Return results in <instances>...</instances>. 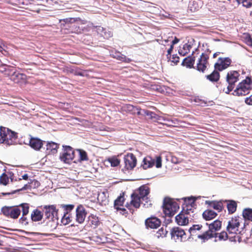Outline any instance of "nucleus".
I'll return each instance as SVG.
<instances>
[{
    "mask_svg": "<svg viewBox=\"0 0 252 252\" xmlns=\"http://www.w3.org/2000/svg\"><path fill=\"white\" fill-rule=\"evenodd\" d=\"M247 44L250 46H252V39L251 37H249V38L247 39Z\"/></svg>",
    "mask_w": 252,
    "mask_h": 252,
    "instance_id": "obj_57",
    "label": "nucleus"
},
{
    "mask_svg": "<svg viewBox=\"0 0 252 252\" xmlns=\"http://www.w3.org/2000/svg\"><path fill=\"white\" fill-rule=\"evenodd\" d=\"M234 86H232V85H229L228 84L227 87L226 88V90L225 91L224 90V91H225V93L227 94H229V93L232 91L233 90V89H234Z\"/></svg>",
    "mask_w": 252,
    "mask_h": 252,
    "instance_id": "obj_53",
    "label": "nucleus"
},
{
    "mask_svg": "<svg viewBox=\"0 0 252 252\" xmlns=\"http://www.w3.org/2000/svg\"><path fill=\"white\" fill-rule=\"evenodd\" d=\"M218 53H216L213 55V57L216 58L218 56Z\"/></svg>",
    "mask_w": 252,
    "mask_h": 252,
    "instance_id": "obj_61",
    "label": "nucleus"
},
{
    "mask_svg": "<svg viewBox=\"0 0 252 252\" xmlns=\"http://www.w3.org/2000/svg\"><path fill=\"white\" fill-rule=\"evenodd\" d=\"M218 235H219V236H218L219 240L220 241L226 240H227V239L228 238L227 234L225 231H222L220 233H218Z\"/></svg>",
    "mask_w": 252,
    "mask_h": 252,
    "instance_id": "obj_49",
    "label": "nucleus"
},
{
    "mask_svg": "<svg viewBox=\"0 0 252 252\" xmlns=\"http://www.w3.org/2000/svg\"><path fill=\"white\" fill-rule=\"evenodd\" d=\"M169 60L173 63L175 64H176L179 62V57L177 56V54L173 55L172 58H169Z\"/></svg>",
    "mask_w": 252,
    "mask_h": 252,
    "instance_id": "obj_50",
    "label": "nucleus"
},
{
    "mask_svg": "<svg viewBox=\"0 0 252 252\" xmlns=\"http://www.w3.org/2000/svg\"><path fill=\"white\" fill-rule=\"evenodd\" d=\"M13 69L11 68L10 66L6 65V64H2L0 65V72L4 73L5 74L8 76L10 75V73L12 72Z\"/></svg>",
    "mask_w": 252,
    "mask_h": 252,
    "instance_id": "obj_36",
    "label": "nucleus"
},
{
    "mask_svg": "<svg viewBox=\"0 0 252 252\" xmlns=\"http://www.w3.org/2000/svg\"><path fill=\"white\" fill-rule=\"evenodd\" d=\"M251 87H252V80L251 77H247L237 85L232 94L237 96L245 95L249 93Z\"/></svg>",
    "mask_w": 252,
    "mask_h": 252,
    "instance_id": "obj_5",
    "label": "nucleus"
},
{
    "mask_svg": "<svg viewBox=\"0 0 252 252\" xmlns=\"http://www.w3.org/2000/svg\"><path fill=\"white\" fill-rule=\"evenodd\" d=\"M124 109L126 111L131 113H136V111H138L137 113L138 115L140 114V112L138 110L137 108L130 104L126 105L125 106Z\"/></svg>",
    "mask_w": 252,
    "mask_h": 252,
    "instance_id": "obj_39",
    "label": "nucleus"
},
{
    "mask_svg": "<svg viewBox=\"0 0 252 252\" xmlns=\"http://www.w3.org/2000/svg\"><path fill=\"white\" fill-rule=\"evenodd\" d=\"M20 206L22 208V217L19 219V222L20 223L26 225L28 224L27 219L25 217V216L29 213V205L27 203H22L20 204Z\"/></svg>",
    "mask_w": 252,
    "mask_h": 252,
    "instance_id": "obj_19",
    "label": "nucleus"
},
{
    "mask_svg": "<svg viewBox=\"0 0 252 252\" xmlns=\"http://www.w3.org/2000/svg\"><path fill=\"white\" fill-rule=\"evenodd\" d=\"M43 214L38 209L34 210L31 214V219L33 221H38L43 218Z\"/></svg>",
    "mask_w": 252,
    "mask_h": 252,
    "instance_id": "obj_27",
    "label": "nucleus"
},
{
    "mask_svg": "<svg viewBox=\"0 0 252 252\" xmlns=\"http://www.w3.org/2000/svg\"><path fill=\"white\" fill-rule=\"evenodd\" d=\"M146 227L151 229L157 228L161 224L159 219L155 217H151L147 219L145 221Z\"/></svg>",
    "mask_w": 252,
    "mask_h": 252,
    "instance_id": "obj_18",
    "label": "nucleus"
},
{
    "mask_svg": "<svg viewBox=\"0 0 252 252\" xmlns=\"http://www.w3.org/2000/svg\"><path fill=\"white\" fill-rule=\"evenodd\" d=\"M231 60L228 57L219 58L218 62L215 64V68L219 71H222L230 66Z\"/></svg>",
    "mask_w": 252,
    "mask_h": 252,
    "instance_id": "obj_14",
    "label": "nucleus"
},
{
    "mask_svg": "<svg viewBox=\"0 0 252 252\" xmlns=\"http://www.w3.org/2000/svg\"><path fill=\"white\" fill-rule=\"evenodd\" d=\"M124 201V196L122 195L119 196L114 201V208L117 210H121V208L119 207L123 205Z\"/></svg>",
    "mask_w": 252,
    "mask_h": 252,
    "instance_id": "obj_35",
    "label": "nucleus"
},
{
    "mask_svg": "<svg viewBox=\"0 0 252 252\" xmlns=\"http://www.w3.org/2000/svg\"><path fill=\"white\" fill-rule=\"evenodd\" d=\"M34 183H35V185H36V184H37V185L38 186V184H39V182H38L37 181H34Z\"/></svg>",
    "mask_w": 252,
    "mask_h": 252,
    "instance_id": "obj_62",
    "label": "nucleus"
},
{
    "mask_svg": "<svg viewBox=\"0 0 252 252\" xmlns=\"http://www.w3.org/2000/svg\"><path fill=\"white\" fill-rule=\"evenodd\" d=\"M77 151L78 152L79 155V161H87L88 160L87 154L86 151L81 149H78L77 150Z\"/></svg>",
    "mask_w": 252,
    "mask_h": 252,
    "instance_id": "obj_41",
    "label": "nucleus"
},
{
    "mask_svg": "<svg viewBox=\"0 0 252 252\" xmlns=\"http://www.w3.org/2000/svg\"><path fill=\"white\" fill-rule=\"evenodd\" d=\"M107 197V193L100 192L98 193L97 200L101 205H105L108 203Z\"/></svg>",
    "mask_w": 252,
    "mask_h": 252,
    "instance_id": "obj_32",
    "label": "nucleus"
},
{
    "mask_svg": "<svg viewBox=\"0 0 252 252\" xmlns=\"http://www.w3.org/2000/svg\"><path fill=\"white\" fill-rule=\"evenodd\" d=\"M9 181V179L7 175L5 173H3L0 176V184L3 185H6Z\"/></svg>",
    "mask_w": 252,
    "mask_h": 252,
    "instance_id": "obj_46",
    "label": "nucleus"
},
{
    "mask_svg": "<svg viewBox=\"0 0 252 252\" xmlns=\"http://www.w3.org/2000/svg\"><path fill=\"white\" fill-rule=\"evenodd\" d=\"M201 225L199 224H194L193 225L189 230V231L190 233V236H194L195 235V233L197 231L199 230L202 228Z\"/></svg>",
    "mask_w": 252,
    "mask_h": 252,
    "instance_id": "obj_40",
    "label": "nucleus"
},
{
    "mask_svg": "<svg viewBox=\"0 0 252 252\" xmlns=\"http://www.w3.org/2000/svg\"><path fill=\"white\" fill-rule=\"evenodd\" d=\"M2 245V241L0 240V246H1Z\"/></svg>",
    "mask_w": 252,
    "mask_h": 252,
    "instance_id": "obj_63",
    "label": "nucleus"
},
{
    "mask_svg": "<svg viewBox=\"0 0 252 252\" xmlns=\"http://www.w3.org/2000/svg\"><path fill=\"white\" fill-rule=\"evenodd\" d=\"M155 164V160L151 157H147L145 158L142 161L141 166L144 169L152 167Z\"/></svg>",
    "mask_w": 252,
    "mask_h": 252,
    "instance_id": "obj_24",
    "label": "nucleus"
},
{
    "mask_svg": "<svg viewBox=\"0 0 252 252\" xmlns=\"http://www.w3.org/2000/svg\"><path fill=\"white\" fill-rule=\"evenodd\" d=\"M242 215L245 220L252 221V209H244L243 211Z\"/></svg>",
    "mask_w": 252,
    "mask_h": 252,
    "instance_id": "obj_34",
    "label": "nucleus"
},
{
    "mask_svg": "<svg viewBox=\"0 0 252 252\" xmlns=\"http://www.w3.org/2000/svg\"><path fill=\"white\" fill-rule=\"evenodd\" d=\"M145 114L147 115V116H150L151 117H153V115H154L155 113L151 112V111H146L145 112Z\"/></svg>",
    "mask_w": 252,
    "mask_h": 252,
    "instance_id": "obj_59",
    "label": "nucleus"
},
{
    "mask_svg": "<svg viewBox=\"0 0 252 252\" xmlns=\"http://www.w3.org/2000/svg\"><path fill=\"white\" fill-rule=\"evenodd\" d=\"M155 160L156 167L160 168L162 166L161 157L160 156H158L156 157V159Z\"/></svg>",
    "mask_w": 252,
    "mask_h": 252,
    "instance_id": "obj_51",
    "label": "nucleus"
},
{
    "mask_svg": "<svg viewBox=\"0 0 252 252\" xmlns=\"http://www.w3.org/2000/svg\"><path fill=\"white\" fill-rule=\"evenodd\" d=\"M46 150L49 151V153L52 152L53 154L57 152V149L59 148V145L53 142H49L46 145Z\"/></svg>",
    "mask_w": 252,
    "mask_h": 252,
    "instance_id": "obj_31",
    "label": "nucleus"
},
{
    "mask_svg": "<svg viewBox=\"0 0 252 252\" xmlns=\"http://www.w3.org/2000/svg\"><path fill=\"white\" fill-rule=\"evenodd\" d=\"M171 238L175 241H185L187 240L185 231L179 227L172 228L170 232Z\"/></svg>",
    "mask_w": 252,
    "mask_h": 252,
    "instance_id": "obj_11",
    "label": "nucleus"
},
{
    "mask_svg": "<svg viewBox=\"0 0 252 252\" xmlns=\"http://www.w3.org/2000/svg\"><path fill=\"white\" fill-rule=\"evenodd\" d=\"M225 202H227V208L229 214L234 213L237 208V203L234 200H225Z\"/></svg>",
    "mask_w": 252,
    "mask_h": 252,
    "instance_id": "obj_29",
    "label": "nucleus"
},
{
    "mask_svg": "<svg viewBox=\"0 0 252 252\" xmlns=\"http://www.w3.org/2000/svg\"><path fill=\"white\" fill-rule=\"evenodd\" d=\"M63 152L60 154V160L65 163H70L74 157V151L69 146H63Z\"/></svg>",
    "mask_w": 252,
    "mask_h": 252,
    "instance_id": "obj_9",
    "label": "nucleus"
},
{
    "mask_svg": "<svg viewBox=\"0 0 252 252\" xmlns=\"http://www.w3.org/2000/svg\"><path fill=\"white\" fill-rule=\"evenodd\" d=\"M108 161L112 167L117 166L120 164V160L116 157H112L108 159Z\"/></svg>",
    "mask_w": 252,
    "mask_h": 252,
    "instance_id": "obj_44",
    "label": "nucleus"
},
{
    "mask_svg": "<svg viewBox=\"0 0 252 252\" xmlns=\"http://www.w3.org/2000/svg\"><path fill=\"white\" fill-rule=\"evenodd\" d=\"M236 1L239 4L242 3L243 6L247 8L252 5V0H236Z\"/></svg>",
    "mask_w": 252,
    "mask_h": 252,
    "instance_id": "obj_45",
    "label": "nucleus"
},
{
    "mask_svg": "<svg viewBox=\"0 0 252 252\" xmlns=\"http://www.w3.org/2000/svg\"><path fill=\"white\" fill-rule=\"evenodd\" d=\"M40 229L44 232H52L56 229L58 225V218L45 219L38 223Z\"/></svg>",
    "mask_w": 252,
    "mask_h": 252,
    "instance_id": "obj_7",
    "label": "nucleus"
},
{
    "mask_svg": "<svg viewBox=\"0 0 252 252\" xmlns=\"http://www.w3.org/2000/svg\"><path fill=\"white\" fill-rule=\"evenodd\" d=\"M209 56L205 53H202L197 63V70L200 72H204L208 64Z\"/></svg>",
    "mask_w": 252,
    "mask_h": 252,
    "instance_id": "obj_15",
    "label": "nucleus"
},
{
    "mask_svg": "<svg viewBox=\"0 0 252 252\" xmlns=\"http://www.w3.org/2000/svg\"><path fill=\"white\" fill-rule=\"evenodd\" d=\"M122 211H123V212H125V211H126V210L125 209L123 208V209H122Z\"/></svg>",
    "mask_w": 252,
    "mask_h": 252,
    "instance_id": "obj_64",
    "label": "nucleus"
},
{
    "mask_svg": "<svg viewBox=\"0 0 252 252\" xmlns=\"http://www.w3.org/2000/svg\"><path fill=\"white\" fill-rule=\"evenodd\" d=\"M171 160L172 163L175 164H177L179 162V159L175 157H172Z\"/></svg>",
    "mask_w": 252,
    "mask_h": 252,
    "instance_id": "obj_56",
    "label": "nucleus"
},
{
    "mask_svg": "<svg viewBox=\"0 0 252 252\" xmlns=\"http://www.w3.org/2000/svg\"><path fill=\"white\" fill-rule=\"evenodd\" d=\"M194 42V40L192 38L189 40L188 43L185 44L183 45V48H180L179 50V54L182 56H184L187 54L189 52L190 49L192 46L193 42Z\"/></svg>",
    "mask_w": 252,
    "mask_h": 252,
    "instance_id": "obj_22",
    "label": "nucleus"
},
{
    "mask_svg": "<svg viewBox=\"0 0 252 252\" xmlns=\"http://www.w3.org/2000/svg\"><path fill=\"white\" fill-rule=\"evenodd\" d=\"M87 213L82 205H79L76 209V220L79 223H82L86 217Z\"/></svg>",
    "mask_w": 252,
    "mask_h": 252,
    "instance_id": "obj_17",
    "label": "nucleus"
},
{
    "mask_svg": "<svg viewBox=\"0 0 252 252\" xmlns=\"http://www.w3.org/2000/svg\"><path fill=\"white\" fill-rule=\"evenodd\" d=\"M42 141L38 138H32L30 141V146L35 150H39L42 146Z\"/></svg>",
    "mask_w": 252,
    "mask_h": 252,
    "instance_id": "obj_25",
    "label": "nucleus"
},
{
    "mask_svg": "<svg viewBox=\"0 0 252 252\" xmlns=\"http://www.w3.org/2000/svg\"><path fill=\"white\" fill-rule=\"evenodd\" d=\"M220 73L214 70L211 74L206 75V78L211 82H217L220 79Z\"/></svg>",
    "mask_w": 252,
    "mask_h": 252,
    "instance_id": "obj_33",
    "label": "nucleus"
},
{
    "mask_svg": "<svg viewBox=\"0 0 252 252\" xmlns=\"http://www.w3.org/2000/svg\"><path fill=\"white\" fill-rule=\"evenodd\" d=\"M245 102L248 105H252V94L249 97H246Z\"/></svg>",
    "mask_w": 252,
    "mask_h": 252,
    "instance_id": "obj_52",
    "label": "nucleus"
},
{
    "mask_svg": "<svg viewBox=\"0 0 252 252\" xmlns=\"http://www.w3.org/2000/svg\"><path fill=\"white\" fill-rule=\"evenodd\" d=\"M31 182L30 183H28V184H25L24 187L21 188V189H18L17 190H15L13 191H12V192L10 193V192H7V193H2V194L3 195H9V194H14L15 193V192H18V191H19L20 190H26L27 189H31L32 188L31 186Z\"/></svg>",
    "mask_w": 252,
    "mask_h": 252,
    "instance_id": "obj_42",
    "label": "nucleus"
},
{
    "mask_svg": "<svg viewBox=\"0 0 252 252\" xmlns=\"http://www.w3.org/2000/svg\"><path fill=\"white\" fill-rule=\"evenodd\" d=\"M17 138V133L8 128L0 126V144L11 145L14 144Z\"/></svg>",
    "mask_w": 252,
    "mask_h": 252,
    "instance_id": "obj_3",
    "label": "nucleus"
},
{
    "mask_svg": "<svg viewBox=\"0 0 252 252\" xmlns=\"http://www.w3.org/2000/svg\"><path fill=\"white\" fill-rule=\"evenodd\" d=\"M242 219L239 217H232L228 221L227 226V230L229 233H237L239 231L240 221Z\"/></svg>",
    "mask_w": 252,
    "mask_h": 252,
    "instance_id": "obj_10",
    "label": "nucleus"
},
{
    "mask_svg": "<svg viewBox=\"0 0 252 252\" xmlns=\"http://www.w3.org/2000/svg\"><path fill=\"white\" fill-rule=\"evenodd\" d=\"M168 231L165 228L162 227L155 234V236L157 238H163L166 236Z\"/></svg>",
    "mask_w": 252,
    "mask_h": 252,
    "instance_id": "obj_38",
    "label": "nucleus"
},
{
    "mask_svg": "<svg viewBox=\"0 0 252 252\" xmlns=\"http://www.w3.org/2000/svg\"><path fill=\"white\" fill-rule=\"evenodd\" d=\"M173 46L171 45L170 48L167 50V57L168 59L171 57V54L173 51Z\"/></svg>",
    "mask_w": 252,
    "mask_h": 252,
    "instance_id": "obj_54",
    "label": "nucleus"
},
{
    "mask_svg": "<svg viewBox=\"0 0 252 252\" xmlns=\"http://www.w3.org/2000/svg\"><path fill=\"white\" fill-rule=\"evenodd\" d=\"M125 168L126 170L133 169L136 165L137 159L135 156L132 153H128L124 157Z\"/></svg>",
    "mask_w": 252,
    "mask_h": 252,
    "instance_id": "obj_13",
    "label": "nucleus"
},
{
    "mask_svg": "<svg viewBox=\"0 0 252 252\" xmlns=\"http://www.w3.org/2000/svg\"><path fill=\"white\" fill-rule=\"evenodd\" d=\"M9 76H10V79L15 83H19L21 81H24L26 79L25 74L13 70L10 73Z\"/></svg>",
    "mask_w": 252,
    "mask_h": 252,
    "instance_id": "obj_20",
    "label": "nucleus"
},
{
    "mask_svg": "<svg viewBox=\"0 0 252 252\" xmlns=\"http://www.w3.org/2000/svg\"><path fill=\"white\" fill-rule=\"evenodd\" d=\"M96 32L104 38L108 39L112 36V33L110 31H107L106 30L101 26L94 27Z\"/></svg>",
    "mask_w": 252,
    "mask_h": 252,
    "instance_id": "obj_23",
    "label": "nucleus"
},
{
    "mask_svg": "<svg viewBox=\"0 0 252 252\" xmlns=\"http://www.w3.org/2000/svg\"><path fill=\"white\" fill-rule=\"evenodd\" d=\"M43 212L45 214V219H53L58 218V210L55 205H45L43 206Z\"/></svg>",
    "mask_w": 252,
    "mask_h": 252,
    "instance_id": "obj_12",
    "label": "nucleus"
},
{
    "mask_svg": "<svg viewBox=\"0 0 252 252\" xmlns=\"http://www.w3.org/2000/svg\"><path fill=\"white\" fill-rule=\"evenodd\" d=\"M188 200V203L189 206H187L186 210L183 208V210L175 217V220L178 224L180 225H185L189 222V216L194 218V209H192V205L196 201V198L193 197L185 198V202Z\"/></svg>",
    "mask_w": 252,
    "mask_h": 252,
    "instance_id": "obj_2",
    "label": "nucleus"
},
{
    "mask_svg": "<svg viewBox=\"0 0 252 252\" xmlns=\"http://www.w3.org/2000/svg\"><path fill=\"white\" fill-rule=\"evenodd\" d=\"M221 226V222L219 220H215L212 223L209 224V230L202 234L198 235L197 237L205 242L210 238L215 237L218 236V233L216 231H219Z\"/></svg>",
    "mask_w": 252,
    "mask_h": 252,
    "instance_id": "obj_4",
    "label": "nucleus"
},
{
    "mask_svg": "<svg viewBox=\"0 0 252 252\" xmlns=\"http://www.w3.org/2000/svg\"><path fill=\"white\" fill-rule=\"evenodd\" d=\"M210 205L211 207L213 208L214 209L218 211V212H220L222 210L223 207H222V203L221 201L210 202Z\"/></svg>",
    "mask_w": 252,
    "mask_h": 252,
    "instance_id": "obj_37",
    "label": "nucleus"
},
{
    "mask_svg": "<svg viewBox=\"0 0 252 252\" xmlns=\"http://www.w3.org/2000/svg\"><path fill=\"white\" fill-rule=\"evenodd\" d=\"M81 21V20L79 18H66L64 20V22L66 24H69V23H74L78 21Z\"/></svg>",
    "mask_w": 252,
    "mask_h": 252,
    "instance_id": "obj_48",
    "label": "nucleus"
},
{
    "mask_svg": "<svg viewBox=\"0 0 252 252\" xmlns=\"http://www.w3.org/2000/svg\"><path fill=\"white\" fill-rule=\"evenodd\" d=\"M67 215V214H65V213H64L62 219L61 221L63 225H66L68 224L71 221L70 218L69 216Z\"/></svg>",
    "mask_w": 252,
    "mask_h": 252,
    "instance_id": "obj_47",
    "label": "nucleus"
},
{
    "mask_svg": "<svg viewBox=\"0 0 252 252\" xmlns=\"http://www.w3.org/2000/svg\"><path fill=\"white\" fill-rule=\"evenodd\" d=\"M61 207L64 210V214L65 213V214H68L71 210L74 209V205L73 204H62L61 205Z\"/></svg>",
    "mask_w": 252,
    "mask_h": 252,
    "instance_id": "obj_43",
    "label": "nucleus"
},
{
    "mask_svg": "<svg viewBox=\"0 0 252 252\" xmlns=\"http://www.w3.org/2000/svg\"><path fill=\"white\" fill-rule=\"evenodd\" d=\"M194 62V57L189 56L184 59L182 63V64L184 66H187L188 68H192L193 66Z\"/></svg>",
    "mask_w": 252,
    "mask_h": 252,
    "instance_id": "obj_28",
    "label": "nucleus"
},
{
    "mask_svg": "<svg viewBox=\"0 0 252 252\" xmlns=\"http://www.w3.org/2000/svg\"><path fill=\"white\" fill-rule=\"evenodd\" d=\"M163 211L165 216L171 217L179 209L178 204L169 197H165L163 201Z\"/></svg>",
    "mask_w": 252,
    "mask_h": 252,
    "instance_id": "obj_6",
    "label": "nucleus"
},
{
    "mask_svg": "<svg viewBox=\"0 0 252 252\" xmlns=\"http://www.w3.org/2000/svg\"><path fill=\"white\" fill-rule=\"evenodd\" d=\"M110 56L120 61L125 63H128L131 61V59L127 58L125 55L122 54L121 53L115 50H112L110 52Z\"/></svg>",
    "mask_w": 252,
    "mask_h": 252,
    "instance_id": "obj_21",
    "label": "nucleus"
},
{
    "mask_svg": "<svg viewBox=\"0 0 252 252\" xmlns=\"http://www.w3.org/2000/svg\"><path fill=\"white\" fill-rule=\"evenodd\" d=\"M0 52H1L3 54H5V53H6V51L5 50L3 46L1 44H0Z\"/></svg>",
    "mask_w": 252,
    "mask_h": 252,
    "instance_id": "obj_58",
    "label": "nucleus"
},
{
    "mask_svg": "<svg viewBox=\"0 0 252 252\" xmlns=\"http://www.w3.org/2000/svg\"><path fill=\"white\" fill-rule=\"evenodd\" d=\"M179 41V39L178 38H177L176 37H175L174 40H172L171 42V43H172L171 45L174 46V45L178 43Z\"/></svg>",
    "mask_w": 252,
    "mask_h": 252,
    "instance_id": "obj_55",
    "label": "nucleus"
},
{
    "mask_svg": "<svg viewBox=\"0 0 252 252\" xmlns=\"http://www.w3.org/2000/svg\"><path fill=\"white\" fill-rule=\"evenodd\" d=\"M240 74L239 72L236 70H231L228 72L226 80L228 84L235 86V84L239 80Z\"/></svg>",
    "mask_w": 252,
    "mask_h": 252,
    "instance_id": "obj_16",
    "label": "nucleus"
},
{
    "mask_svg": "<svg viewBox=\"0 0 252 252\" xmlns=\"http://www.w3.org/2000/svg\"><path fill=\"white\" fill-rule=\"evenodd\" d=\"M21 206H4L2 207L1 212L2 214L6 217L16 219L20 216L21 210L20 209Z\"/></svg>",
    "mask_w": 252,
    "mask_h": 252,
    "instance_id": "obj_8",
    "label": "nucleus"
},
{
    "mask_svg": "<svg viewBox=\"0 0 252 252\" xmlns=\"http://www.w3.org/2000/svg\"><path fill=\"white\" fill-rule=\"evenodd\" d=\"M201 6V3H199L198 0H193L189 1V8L191 12H194L199 9Z\"/></svg>",
    "mask_w": 252,
    "mask_h": 252,
    "instance_id": "obj_30",
    "label": "nucleus"
},
{
    "mask_svg": "<svg viewBox=\"0 0 252 252\" xmlns=\"http://www.w3.org/2000/svg\"><path fill=\"white\" fill-rule=\"evenodd\" d=\"M22 179L27 180L29 178V176L27 174H25L22 176Z\"/></svg>",
    "mask_w": 252,
    "mask_h": 252,
    "instance_id": "obj_60",
    "label": "nucleus"
},
{
    "mask_svg": "<svg viewBox=\"0 0 252 252\" xmlns=\"http://www.w3.org/2000/svg\"><path fill=\"white\" fill-rule=\"evenodd\" d=\"M217 216V213L212 210H206L202 214V217L206 220H211Z\"/></svg>",
    "mask_w": 252,
    "mask_h": 252,
    "instance_id": "obj_26",
    "label": "nucleus"
},
{
    "mask_svg": "<svg viewBox=\"0 0 252 252\" xmlns=\"http://www.w3.org/2000/svg\"><path fill=\"white\" fill-rule=\"evenodd\" d=\"M149 192V189L148 187L146 186L140 187L138 193H133L131 194V204L136 208H138L141 203H143L145 207H149L152 205L148 197Z\"/></svg>",
    "mask_w": 252,
    "mask_h": 252,
    "instance_id": "obj_1",
    "label": "nucleus"
}]
</instances>
